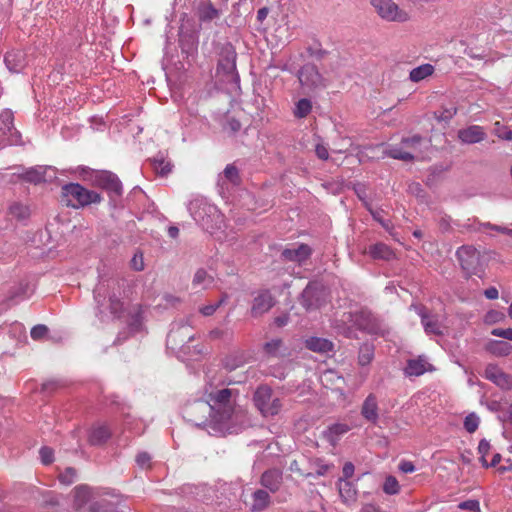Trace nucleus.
Instances as JSON below:
<instances>
[{
	"mask_svg": "<svg viewBox=\"0 0 512 512\" xmlns=\"http://www.w3.org/2000/svg\"><path fill=\"white\" fill-rule=\"evenodd\" d=\"M232 383L234 381L222 374L209 378L204 387L203 399L195 401L190 411L202 410L204 414H209L214 428H223L234 414L239 396L237 389L228 387Z\"/></svg>",
	"mask_w": 512,
	"mask_h": 512,
	"instance_id": "1",
	"label": "nucleus"
},
{
	"mask_svg": "<svg viewBox=\"0 0 512 512\" xmlns=\"http://www.w3.org/2000/svg\"><path fill=\"white\" fill-rule=\"evenodd\" d=\"M193 219L207 232L213 234L222 227L224 216L218 208L203 198H195L188 204Z\"/></svg>",
	"mask_w": 512,
	"mask_h": 512,
	"instance_id": "2",
	"label": "nucleus"
},
{
	"mask_svg": "<svg viewBox=\"0 0 512 512\" xmlns=\"http://www.w3.org/2000/svg\"><path fill=\"white\" fill-rule=\"evenodd\" d=\"M192 317L181 319L172 324L167 335V347L172 351L179 350L183 354H188V342L194 339L192 331Z\"/></svg>",
	"mask_w": 512,
	"mask_h": 512,
	"instance_id": "3",
	"label": "nucleus"
},
{
	"mask_svg": "<svg viewBox=\"0 0 512 512\" xmlns=\"http://www.w3.org/2000/svg\"><path fill=\"white\" fill-rule=\"evenodd\" d=\"M100 195L87 190L78 183H69L62 187V201L73 208L83 207L92 203L100 202Z\"/></svg>",
	"mask_w": 512,
	"mask_h": 512,
	"instance_id": "4",
	"label": "nucleus"
},
{
	"mask_svg": "<svg viewBox=\"0 0 512 512\" xmlns=\"http://www.w3.org/2000/svg\"><path fill=\"white\" fill-rule=\"evenodd\" d=\"M423 138L420 135L403 138L400 145H390L383 151L384 156L409 162L421 156L420 146Z\"/></svg>",
	"mask_w": 512,
	"mask_h": 512,
	"instance_id": "5",
	"label": "nucleus"
},
{
	"mask_svg": "<svg viewBox=\"0 0 512 512\" xmlns=\"http://www.w3.org/2000/svg\"><path fill=\"white\" fill-rule=\"evenodd\" d=\"M369 3L384 21L404 23L410 20V14L394 0H369Z\"/></svg>",
	"mask_w": 512,
	"mask_h": 512,
	"instance_id": "6",
	"label": "nucleus"
},
{
	"mask_svg": "<svg viewBox=\"0 0 512 512\" xmlns=\"http://www.w3.org/2000/svg\"><path fill=\"white\" fill-rule=\"evenodd\" d=\"M255 406L264 417L277 415L282 408V401L273 394L268 386H260L256 389L253 397Z\"/></svg>",
	"mask_w": 512,
	"mask_h": 512,
	"instance_id": "7",
	"label": "nucleus"
},
{
	"mask_svg": "<svg viewBox=\"0 0 512 512\" xmlns=\"http://www.w3.org/2000/svg\"><path fill=\"white\" fill-rule=\"evenodd\" d=\"M236 57V51L231 44L223 45L218 61L217 75H222L223 80L226 82H239V75L236 70Z\"/></svg>",
	"mask_w": 512,
	"mask_h": 512,
	"instance_id": "8",
	"label": "nucleus"
},
{
	"mask_svg": "<svg viewBox=\"0 0 512 512\" xmlns=\"http://www.w3.org/2000/svg\"><path fill=\"white\" fill-rule=\"evenodd\" d=\"M460 265L467 274H478L483 270V257L473 246L464 245L456 252Z\"/></svg>",
	"mask_w": 512,
	"mask_h": 512,
	"instance_id": "9",
	"label": "nucleus"
},
{
	"mask_svg": "<svg viewBox=\"0 0 512 512\" xmlns=\"http://www.w3.org/2000/svg\"><path fill=\"white\" fill-rule=\"evenodd\" d=\"M410 309L414 310L421 318V324L427 335H443L444 326L438 315L429 313L428 310L422 305L412 304Z\"/></svg>",
	"mask_w": 512,
	"mask_h": 512,
	"instance_id": "10",
	"label": "nucleus"
},
{
	"mask_svg": "<svg viewBox=\"0 0 512 512\" xmlns=\"http://www.w3.org/2000/svg\"><path fill=\"white\" fill-rule=\"evenodd\" d=\"M300 84L309 89H322L326 87V80L319 72L316 65L312 63L305 64L298 72Z\"/></svg>",
	"mask_w": 512,
	"mask_h": 512,
	"instance_id": "11",
	"label": "nucleus"
},
{
	"mask_svg": "<svg viewBox=\"0 0 512 512\" xmlns=\"http://www.w3.org/2000/svg\"><path fill=\"white\" fill-rule=\"evenodd\" d=\"M485 378L504 390L512 389V376L505 373L498 366L490 364L484 372Z\"/></svg>",
	"mask_w": 512,
	"mask_h": 512,
	"instance_id": "12",
	"label": "nucleus"
},
{
	"mask_svg": "<svg viewBox=\"0 0 512 512\" xmlns=\"http://www.w3.org/2000/svg\"><path fill=\"white\" fill-rule=\"evenodd\" d=\"M433 370V365L429 363L425 356H418L417 358L407 360V364L403 369V372L407 377H418Z\"/></svg>",
	"mask_w": 512,
	"mask_h": 512,
	"instance_id": "13",
	"label": "nucleus"
},
{
	"mask_svg": "<svg viewBox=\"0 0 512 512\" xmlns=\"http://www.w3.org/2000/svg\"><path fill=\"white\" fill-rule=\"evenodd\" d=\"M322 292L314 285H307L301 294V304L307 311H312L319 308L321 302Z\"/></svg>",
	"mask_w": 512,
	"mask_h": 512,
	"instance_id": "14",
	"label": "nucleus"
},
{
	"mask_svg": "<svg viewBox=\"0 0 512 512\" xmlns=\"http://www.w3.org/2000/svg\"><path fill=\"white\" fill-rule=\"evenodd\" d=\"M458 138L464 144H475L486 138V132L479 125H471L458 131Z\"/></svg>",
	"mask_w": 512,
	"mask_h": 512,
	"instance_id": "15",
	"label": "nucleus"
},
{
	"mask_svg": "<svg viewBox=\"0 0 512 512\" xmlns=\"http://www.w3.org/2000/svg\"><path fill=\"white\" fill-rule=\"evenodd\" d=\"M274 306V299L269 291H260L253 300L251 313L258 316L266 313Z\"/></svg>",
	"mask_w": 512,
	"mask_h": 512,
	"instance_id": "16",
	"label": "nucleus"
},
{
	"mask_svg": "<svg viewBox=\"0 0 512 512\" xmlns=\"http://www.w3.org/2000/svg\"><path fill=\"white\" fill-rule=\"evenodd\" d=\"M362 417L372 424H376L379 419L378 400L375 394H369L361 407Z\"/></svg>",
	"mask_w": 512,
	"mask_h": 512,
	"instance_id": "17",
	"label": "nucleus"
},
{
	"mask_svg": "<svg viewBox=\"0 0 512 512\" xmlns=\"http://www.w3.org/2000/svg\"><path fill=\"white\" fill-rule=\"evenodd\" d=\"M311 248L306 244H301L295 248H287L283 250L282 257L288 261L302 263L311 255Z\"/></svg>",
	"mask_w": 512,
	"mask_h": 512,
	"instance_id": "18",
	"label": "nucleus"
},
{
	"mask_svg": "<svg viewBox=\"0 0 512 512\" xmlns=\"http://www.w3.org/2000/svg\"><path fill=\"white\" fill-rule=\"evenodd\" d=\"M97 180L105 189L110 190L117 195L121 194L122 184L115 174L108 171H102L98 174Z\"/></svg>",
	"mask_w": 512,
	"mask_h": 512,
	"instance_id": "19",
	"label": "nucleus"
},
{
	"mask_svg": "<svg viewBox=\"0 0 512 512\" xmlns=\"http://www.w3.org/2000/svg\"><path fill=\"white\" fill-rule=\"evenodd\" d=\"M282 483V472L278 469L268 470L261 477V484L271 492H276Z\"/></svg>",
	"mask_w": 512,
	"mask_h": 512,
	"instance_id": "20",
	"label": "nucleus"
},
{
	"mask_svg": "<svg viewBox=\"0 0 512 512\" xmlns=\"http://www.w3.org/2000/svg\"><path fill=\"white\" fill-rule=\"evenodd\" d=\"M4 62L11 72L18 73L25 66V56L22 51H10L6 53Z\"/></svg>",
	"mask_w": 512,
	"mask_h": 512,
	"instance_id": "21",
	"label": "nucleus"
},
{
	"mask_svg": "<svg viewBox=\"0 0 512 512\" xmlns=\"http://www.w3.org/2000/svg\"><path fill=\"white\" fill-rule=\"evenodd\" d=\"M338 490L341 499L344 503L350 504L356 500L357 490L352 482L339 479L338 481Z\"/></svg>",
	"mask_w": 512,
	"mask_h": 512,
	"instance_id": "22",
	"label": "nucleus"
},
{
	"mask_svg": "<svg viewBox=\"0 0 512 512\" xmlns=\"http://www.w3.org/2000/svg\"><path fill=\"white\" fill-rule=\"evenodd\" d=\"M306 347L314 352L328 353L333 350V343L327 339L310 337L305 341Z\"/></svg>",
	"mask_w": 512,
	"mask_h": 512,
	"instance_id": "23",
	"label": "nucleus"
},
{
	"mask_svg": "<svg viewBox=\"0 0 512 512\" xmlns=\"http://www.w3.org/2000/svg\"><path fill=\"white\" fill-rule=\"evenodd\" d=\"M486 350L498 357L507 356L512 351V346L506 341L502 340H490L486 344Z\"/></svg>",
	"mask_w": 512,
	"mask_h": 512,
	"instance_id": "24",
	"label": "nucleus"
},
{
	"mask_svg": "<svg viewBox=\"0 0 512 512\" xmlns=\"http://www.w3.org/2000/svg\"><path fill=\"white\" fill-rule=\"evenodd\" d=\"M197 15L200 21L209 22L219 18L220 11L216 9L210 2H206L198 5Z\"/></svg>",
	"mask_w": 512,
	"mask_h": 512,
	"instance_id": "25",
	"label": "nucleus"
},
{
	"mask_svg": "<svg viewBox=\"0 0 512 512\" xmlns=\"http://www.w3.org/2000/svg\"><path fill=\"white\" fill-rule=\"evenodd\" d=\"M14 116L11 110H3L0 113V137L13 129ZM7 142L0 140V149L5 147Z\"/></svg>",
	"mask_w": 512,
	"mask_h": 512,
	"instance_id": "26",
	"label": "nucleus"
},
{
	"mask_svg": "<svg viewBox=\"0 0 512 512\" xmlns=\"http://www.w3.org/2000/svg\"><path fill=\"white\" fill-rule=\"evenodd\" d=\"M435 71V68L433 65L429 63L422 64L418 67L413 68L409 73V79L414 82L418 83L428 77H430Z\"/></svg>",
	"mask_w": 512,
	"mask_h": 512,
	"instance_id": "27",
	"label": "nucleus"
},
{
	"mask_svg": "<svg viewBox=\"0 0 512 512\" xmlns=\"http://www.w3.org/2000/svg\"><path fill=\"white\" fill-rule=\"evenodd\" d=\"M368 254L374 259L390 260L394 257L391 248L384 243H376L368 249Z\"/></svg>",
	"mask_w": 512,
	"mask_h": 512,
	"instance_id": "28",
	"label": "nucleus"
},
{
	"mask_svg": "<svg viewBox=\"0 0 512 512\" xmlns=\"http://www.w3.org/2000/svg\"><path fill=\"white\" fill-rule=\"evenodd\" d=\"M248 359L249 358L246 353L237 351L226 357L224 366L227 370L232 371L238 367L243 366L248 361Z\"/></svg>",
	"mask_w": 512,
	"mask_h": 512,
	"instance_id": "29",
	"label": "nucleus"
},
{
	"mask_svg": "<svg viewBox=\"0 0 512 512\" xmlns=\"http://www.w3.org/2000/svg\"><path fill=\"white\" fill-rule=\"evenodd\" d=\"M74 492V503L77 508L84 506L92 497V489L87 485L76 486Z\"/></svg>",
	"mask_w": 512,
	"mask_h": 512,
	"instance_id": "30",
	"label": "nucleus"
},
{
	"mask_svg": "<svg viewBox=\"0 0 512 512\" xmlns=\"http://www.w3.org/2000/svg\"><path fill=\"white\" fill-rule=\"evenodd\" d=\"M195 405V402L191 404L186 409L187 416L190 417V421L193 422L197 426L209 425L214 427V423L211 422V418L209 414H204L202 410H194L193 412L190 409Z\"/></svg>",
	"mask_w": 512,
	"mask_h": 512,
	"instance_id": "31",
	"label": "nucleus"
},
{
	"mask_svg": "<svg viewBox=\"0 0 512 512\" xmlns=\"http://www.w3.org/2000/svg\"><path fill=\"white\" fill-rule=\"evenodd\" d=\"M214 282L213 276L208 274L204 269H198L193 277V287L200 289H208Z\"/></svg>",
	"mask_w": 512,
	"mask_h": 512,
	"instance_id": "32",
	"label": "nucleus"
},
{
	"mask_svg": "<svg viewBox=\"0 0 512 512\" xmlns=\"http://www.w3.org/2000/svg\"><path fill=\"white\" fill-rule=\"evenodd\" d=\"M111 433L108 429V427L104 425H100L97 427H94L89 435V442L92 445H100L104 443L109 437Z\"/></svg>",
	"mask_w": 512,
	"mask_h": 512,
	"instance_id": "33",
	"label": "nucleus"
},
{
	"mask_svg": "<svg viewBox=\"0 0 512 512\" xmlns=\"http://www.w3.org/2000/svg\"><path fill=\"white\" fill-rule=\"evenodd\" d=\"M9 215L17 220H26L30 216V209L27 205L20 202H14L9 205Z\"/></svg>",
	"mask_w": 512,
	"mask_h": 512,
	"instance_id": "34",
	"label": "nucleus"
},
{
	"mask_svg": "<svg viewBox=\"0 0 512 512\" xmlns=\"http://www.w3.org/2000/svg\"><path fill=\"white\" fill-rule=\"evenodd\" d=\"M321 382L324 386L328 387L329 385L335 386V388H340L339 384L344 383V378L340 376L336 371L334 370H326L322 373Z\"/></svg>",
	"mask_w": 512,
	"mask_h": 512,
	"instance_id": "35",
	"label": "nucleus"
},
{
	"mask_svg": "<svg viewBox=\"0 0 512 512\" xmlns=\"http://www.w3.org/2000/svg\"><path fill=\"white\" fill-rule=\"evenodd\" d=\"M270 503V496L264 490H257L253 493L252 509L254 511L264 510Z\"/></svg>",
	"mask_w": 512,
	"mask_h": 512,
	"instance_id": "36",
	"label": "nucleus"
},
{
	"mask_svg": "<svg viewBox=\"0 0 512 512\" xmlns=\"http://www.w3.org/2000/svg\"><path fill=\"white\" fill-rule=\"evenodd\" d=\"M219 183H222V185H225V181H228L229 183L236 185L239 182V173L238 169L232 165L229 164L225 167L223 174L219 175L218 179Z\"/></svg>",
	"mask_w": 512,
	"mask_h": 512,
	"instance_id": "37",
	"label": "nucleus"
},
{
	"mask_svg": "<svg viewBox=\"0 0 512 512\" xmlns=\"http://www.w3.org/2000/svg\"><path fill=\"white\" fill-rule=\"evenodd\" d=\"M311 111L312 102L307 98H302L296 102L293 115L298 119H302L307 117Z\"/></svg>",
	"mask_w": 512,
	"mask_h": 512,
	"instance_id": "38",
	"label": "nucleus"
},
{
	"mask_svg": "<svg viewBox=\"0 0 512 512\" xmlns=\"http://www.w3.org/2000/svg\"><path fill=\"white\" fill-rule=\"evenodd\" d=\"M23 178L26 181L35 183V184L45 181V168H43L41 166L36 167V168H31L23 174Z\"/></svg>",
	"mask_w": 512,
	"mask_h": 512,
	"instance_id": "39",
	"label": "nucleus"
},
{
	"mask_svg": "<svg viewBox=\"0 0 512 512\" xmlns=\"http://www.w3.org/2000/svg\"><path fill=\"white\" fill-rule=\"evenodd\" d=\"M362 317H363V313H355V314L348 313V314L343 315V318L341 319V321L344 324L348 325V329H350L352 327H357L359 329H365L366 328L365 324L360 320Z\"/></svg>",
	"mask_w": 512,
	"mask_h": 512,
	"instance_id": "40",
	"label": "nucleus"
},
{
	"mask_svg": "<svg viewBox=\"0 0 512 512\" xmlns=\"http://www.w3.org/2000/svg\"><path fill=\"white\" fill-rule=\"evenodd\" d=\"M152 166L155 172L161 176H165L171 172V163L163 157H156L152 160Z\"/></svg>",
	"mask_w": 512,
	"mask_h": 512,
	"instance_id": "41",
	"label": "nucleus"
},
{
	"mask_svg": "<svg viewBox=\"0 0 512 512\" xmlns=\"http://www.w3.org/2000/svg\"><path fill=\"white\" fill-rule=\"evenodd\" d=\"M374 356L373 348L369 344H364L360 347L359 355H358V363L361 366L368 365Z\"/></svg>",
	"mask_w": 512,
	"mask_h": 512,
	"instance_id": "42",
	"label": "nucleus"
},
{
	"mask_svg": "<svg viewBox=\"0 0 512 512\" xmlns=\"http://www.w3.org/2000/svg\"><path fill=\"white\" fill-rule=\"evenodd\" d=\"M349 431V426L347 424L343 423H336L331 425L327 430L328 438L333 441L335 438L339 437L340 435L345 434Z\"/></svg>",
	"mask_w": 512,
	"mask_h": 512,
	"instance_id": "43",
	"label": "nucleus"
},
{
	"mask_svg": "<svg viewBox=\"0 0 512 512\" xmlns=\"http://www.w3.org/2000/svg\"><path fill=\"white\" fill-rule=\"evenodd\" d=\"M493 132L500 139L512 141V130L499 121L494 123Z\"/></svg>",
	"mask_w": 512,
	"mask_h": 512,
	"instance_id": "44",
	"label": "nucleus"
},
{
	"mask_svg": "<svg viewBox=\"0 0 512 512\" xmlns=\"http://www.w3.org/2000/svg\"><path fill=\"white\" fill-rule=\"evenodd\" d=\"M227 299H228L227 294H223L222 297L219 299V301H217L215 304L203 306L199 309V311L203 316H211L216 312V310L220 306H222L227 301Z\"/></svg>",
	"mask_w": 512,
	"mask_h": 512,
	"instance_id": "45",
	"label": "nucleus"
},
{
	"mask_svg": "<svg viewBox=\"0 0 512 512\" xmlns=\"http://www.w3.org/2000/svg\"><path fill=\"white\" fill-rule=\"evenodd\" d=\"M283 344L280 339H273L264 345L265 352L270 356H279L281 355L280 351Z\"/></svg>",
	"mask_w": 512,
	"mask_h": 512,
	"instance_id": "46",
	"label": "nucleus"
},
{
	"mask_svg": "<svg viewBox=\"0 0 512 512\" xmlns=\"http://www.w3.org/2000/svg\"><path fill=\"white\" fill-rule=\"evenodd\" d=\"M365 207L369 210L374 220L379 222L385 230L390 231L392 229L391 222L383 219L381 210H373L369 203H365Z\"/></svg>",
	"mask_w": 512,
	"mask_h": 512,
	"instance_id": "47",
	"label": "nucleus"
},
{
	"mask_svg": "<svg viewBox=\"0 0 512 512\" xmlns=\"http://www.w3.org/2000/svg\"><path fill=\"white\" fill-rule=\"evenodd\" d=\"M109 284L99 283L94 289V299L99 306L104 305Z\"/></svg>",
	"mask_w": 512,
	"mask_h": 512,
	"instance_id": "48",
	"label": "nucleus"
},
{
	"mask_svg": "<svg viewBox=\"0 0 512 512\" xmlns=\"http://www.w3.org/2000/svg\"><path fill=\"white\" fill-rule=\"evenodd\" d=\"M480 419L475 413H470L465 417L464 428L469 433H474L479 426Z\"/></svg>",
	"mask_w": 512,
	"mask_h": 512,
	"instance_id": "49",
	"label": "nucleus"
},
{
	"mask_svg": "<svg viewBox=\"0 0 512 512\" xmlns=\"http://www.w3.org/2000/svg\"><path fill=\"white\" fill-rule=\"evenodd\" d=\"M490 443L486 439H482L478 445V453L480 454V461L483 467L488 468L489 464L486 460V456L490 451Z\"/></svg>",
	"mask_w": 512,
	"mask_h": 512,
	"instance_id": "50",
	"label": "nucleus"
},
{
	"mask_svg": "<svg viewBox=\"0 0 512 512\" xmlns=\"http://www.w3.org/2000/svg\"><path fill=\"white\" fill-rule=\"evenodd\" d=\"M383 490L385 493L393 495L399 492V484L395 477L389 476L386 478Z\"/></svg>",
	"mask_w": 512,
	"mask_h": 512,
	"instance_id": "51",
	"label": "nucleus"
},
{
	"mask_svg": "<svg viewBox=\"0 0 512 512\" xmlns=\"http://www.w3.org/2000/svg\"><path fill=\"white\" fill-rule=\"evenodd\" d=\"M75 479L76 471L71 467L66 468L65 471L59 475V481L64 485H71Z\"/></svg>",
	"mask_w": 512,
	"mask_h": 512,
	"instance_id": "52",
	"label": "nucleus"
},
{
	"mask_svg": "<svg viewBox=\"0 0 512 512\" xmlns=\"http://www.w3.org/2000/svg\"><path fill=\"white\" fill-rule=\"evenodd\" d=\"M314 466L318 476L326 475L334 467L332 464L325 463L322 459H316Z\"/></svg>",
	"mask_w": 512,
	"mask_h": 512,
	"instance_id": "53",
	"label": "nucleus"
},
{
	"mask_svg": "<svg viewBox=\"0 0 512 512\" xmlns=\"http://www.w3.org/2000/svg\"><path fill=\"white\" fill-rule=\"evenodd\" d=\"M130 266L135 271H142L145 267L142 252H136L130 261Z\"/></svg>",
	"mask_w": 512,
	"mask_h": 512,
	"instance_id": "54",
	"label": "nucleus"
},
{
	"mask_svg": "<svg viewBox=\"0 0 512 512\" xmlns=\"http://www.w3.org/2000/svg\"><path fill=\"white\" fill-rule=\"evenodd\" d=\"M41 462L44 465H48L53 462V450L47 446H44L39 451Z\"/></svg>",
	"mask_w": 512,
	"mask_h": 512,
	"instance_id": "55",
	"label": "nucleus"
},
{
	"mask_svg": "<svg viewBox=\"0 0 512 512\" xmlns=\"http://www.w3.org/2000/svg\"><path fill=\"white\" fill-rule=\"evenodd\" d=\"M458 507L462 510H468L471 512H479L480 511V505L477 500H467L464 502H461Z\"/></svg>",
	"mask_w": 512,
	"mask_h": 512,
	"instance_id": "56",
	"label": "nucleus"
},
{
	"mask_svg": "<svg viewBox=\"0 0 512 512\" xmlns=\"http://www.w3.org/2000/svg\"><path fill=\"white\" fill-rule=\"evenodd\" d=\"M47 331H48V328L45 325L40 324V325L34 326L31 329L30 334L34 340H39L46 335Z\"/></svg>",
	"mask_w": 512,
	"mask_h": 512,
	"instance_id": "57",
	"label": "nucleus"
},
{
	"mask_svg": "<svg viewBox=\"0 0 512 512\" xmlns=\"http://www.w3.org/2000/svg\"><path fill=\"white\" fill-rule=\"evenodd\" d=\"M491 334L512 341V328H495L492 330Z\"/></svg>",
	"mask_w": 512,
	"mask_h": 512,
	"instance_id": "58",
	"label": "nucleus"
},
{
	"mask_svg": "<svg viewBox=\"0 0 512 512\" xmlns=\"http://www.w3.org/2000/svg\"><path fill=\"white\" fill-rule=\"evenodd\" d=\"M151 456L146 452H141L136 457V462L141 468L149 467Z\"/></svg>",
	"mask_w": 512,
	"mask_h": 512,
	"instance_id": "59",
	"label": "nucleus"
},
{
	"mask_svg": "<svg viewBox=\"0 0 512 512\" xmlns=\"http://www.w3.org/2000/svg\"><path fill=\"white\" fill-rule=\"evenodd\" d=\"M315 153L321 160H327L329 157L328 149L323 144H317L315 147Z\"/></svg>",
	"mask_w": 512,
	"mask_h": 512,
	"instance_id": "60",
	"label": "nucleus"
},
{
	"mask_svg": "<svg viewBox=\"0 0 512 512\" xmlns=\"http://www.w3.org/2000/svg\"><path fill=\"white\" fill-rule=\"evenodd\" d=\"M354 465L351 462H346L343 466V478L344 480H348L354 474Z\"/></svg>",
	"mask_w": 512,
	"mask_h": 512,
	"instance_id": "61",
	"label": "nucleus"
},
{
	"mask_svg": "<svg viewBox=\"0 0 512 512\" xmlns=\"http://www.w3.org/2000/svg\"><path fill=\"white\" fill-rule=\"evenodd\" d=\"M484 226L487 227V228L493 229L495 231H498L500 233L512 236V229L511 228H507V227H503V226H497V225H492L490 223H486V224H484Z\"/></svg>",
	"mask_w": 512,
	"mask_h": 512,
	"instance_id": "62",
	"label": "nucleus"
},
{
	"mask_svg": "<svg viewBox=\"0 0 512 512\" xmlns=\"http://www.w3.org/2000/svg\"><path fill=\"white\" fill-rule=\"evenodd\" d=\"M399 469L400 471H402L403 473H412L415 471V466L412 462L410 461H402L400 464H399Z\"/></svg>",
	"mask_w": 512,
	"mask_h": 512,
	"instance_id": "63",
	"label": "nucleus"
},
{
	"mask_svg": "<svg viewBox=\"0 0 512 512\" xmlns=\"http://www.w3.org/2000/svg\"><path fill=\"white\" fill-rule=\"evenodd\" d=\"M109 302H110L111 312L116 314L120 310V308H121L120 301L116 297L110 296L109 297Z\"/></svg>",
	"mask_w": 512,
	"mask_h": 512,
	"instance_id": "64",
	"label": "nucleus"
}]
</instances>
